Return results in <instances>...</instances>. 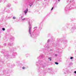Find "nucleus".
Wrapping results in <instances>:
<instances>
[{"instance_id":"obj_6","label":"nucleus","mask_w":76,"mask_h":76,"mask_svg":"<svg viewBox=\"0 0 76 76\" xmlns=\"http://www.w3.org/2000/svg\"><path fill=\"white\" fill-rule=\"evenodd\" d=\"M59 42H60V40L59 39H57V40L56 41V43H53V45L54 47H59V45H58V43H59Z\"/></svg>"},{"instance_id":"obj_7","label":"nucleus","mask_w":76,"mask_h":76,"mask_svg":"<svg viewBox=\"0 0 76 76\" xmlns=\"http://www.w3.org/2000/svg\"><path fill=\"white\" fill-rule=\"evenodd\" d=\"M27 2L30 5V7H31L34 4V1L32 0H27Z\"/></svg>"},{"instance_id":"obj_11","label":"nucleus","mask_w":76,"mask_h":76,"mask_svg":"<svg viewBox=\"0 0 76 76\" xmlns=\"http://www.w3.org/2000/svg\"><path fill=\"white\" fill-rule=\"evenodd\" d=\"M76 29V27H75V26H72L71 28V31L72 32H73L74 31V30Z\"/></svg>"},{"instance_id":"obj_37","label":"nucleus","mask_w":76,"mask_h":76,"mask_svg":"<svg viewBox=\"0 0 76 76\" xmlns=\"http://www.w3.org/2000/svg\"><path fill=\"white\" fill-rule=\"evenodd\" d=\"M0 31H2V30H1H1H0Z\"/></svg>"},{"instance_id":"obj_33","label":"nucleus","mask_w":76,"mask_h":76,"mask_svg":"<svg viewBox=\"0 0 76 76\" xmlns=\"http://www.w3.org/2000/svg\"><path fill=\"white\" fill-rule=\"evenodd\" d=\"M53 9H54V7H53L52 9H51V10H53Z\"/></svg>"},{"instance_id":"obj_39","label":"nucleus","mask_w":76,"mask_h":76,"mask_svg":"<svg viewBox=\"0 0 76 76\" xmlns=\"http://www.w3.org/2000/svg\"><path fill=\"white\" fill-rule=\"evenodd\" d=\"M2 1V0L0 1V3H1V2Z\"/></svg>"},{"instance_id":"obj_49","label":"nucleus","mask_w":76,"mask_h":76,"mask_svg":"<svg viewBox=\"0 0 76 76\" xmlns=\"http://www.w3.org/2000/svg\"><path fill=\"white\" fill-rule=\"evenodd\" d=\"M60 62H61V61H60Z\"/></svg>"},{"instance_id":"obj_36","label":"nucleus","mask_w":76,"mask_h":76,"mask_svg":"<svg viewBox=\"0 0 76 76\" xmlns=\"http://www.w3.org/2000/svg\"><path fill=\"white\" fill-rule=\"evenodd\" d=\"M74 73H75V74H76V71H75Z\"/></svg>"},{"instance_id":"obj_18","label":"nucleus","mask_w":76,"mask_h":76,"mask_svg":"<svg viewBox=\"0 0 76 76\" xmlns=\"http://www.w3.org/2000/svg\"><path fill=\"white\" fill-rule=\"evenodd\" d=\"M11 5L10 4H8L7 5V7H10L11 6Z\"/></svg>"},{"instance_id":"obj_31","label":"nucleus","mask_w":76,"mask_h":76,"mask_svg":"<svg viewBox=\"0 0 76 76\" xmlns=\"http://www.w3.org/2000/svg\"><path fill=\"white\" fill-rule=\"evenodd\" d=\"M16 18V17H13V19H15Z\"/></svg>"},{"instance_id":"obj_21","label":"nucleus","mask_w":76,"mask_h":76,"mask_svg":"<svg viewBox=\"0 0 76 76\" xmlns=\"http://www.w3.org/2000/svg\"><path fill=\"white\" fill-rule=\"evenodd\" d=\"M26 56L27 57H28V56H29V54H26Z\"/></svg>"},{"instance_id":"obj_46","label":"nucleus","mask_w":76,"mask_h":76,"mask_svg":"<svg viewBox=\"0 0 76 76\" xmlns=\"http://www.w3.org/2000/svg\"><path fill=\"white\" fill-rule=\"evenodd\" d=\"M1 47V46L0 45V48Z\"/></svg>"},{"instance_id":"obj_25","label":"nucleus","mask_w":76,"mask_h":76,"mask_svg":"<svg viewBox=\"0 0 76 76\" xmlns=\"http://www.w3.org/2000/svg\"><path fill=\"white\" fill-rule=\"evenodd\" d=\"M2 31H5V28H2Z\"/></svg>"},{"instance_id":"obj_42","label":"nucleus","mask_w":76,"mask_h":76,"mask_svg":"<svg viewBox=\"0 0 76 76\" xmlns=\"http://www.w3.org/2000/svg\"><path fill=\"white\" fill-rule=\"evenodd\" d=\"M2 61V63H3V61Z\"/></svg>"},{"instance_id":"obj_38","label":"nucleus","mask_w":76,"mask_h":76,"mask_svg":"<svg viewBox=\"0 0 76 76\" xmlns=\"http://www.w3.org/2000/svg\"><path fill=\"white\" fill-rule=\"evenodd\" d=\"M15 3H18V1H16V2H15Z\"/></svg>"},{"instance_id":"obj_23","label":"nucleus","mask_w":76,"mask_h":76,"mask_svg":"<svg viewBox=\"0 0 76 76\" xmlns=\"http://www.w3.org/2000/svg\"><path fill=\"white\" fill-rule=\"evenodd\" d=\"M60 0H58V1H56V3H58V2H60Z\"/></svg>"},{"instance_id":"obj_26","label":"nucleus","mask_w":76,"mask_h":76,"mask_svg":"<svg viewBox=\"0 0 76 76\" xmlns=\"http://www.w3.org/2000/svg\"><path fill=\"white\" fill-rule=\"evenodd\" d=\"M22 69H23V70H25V69H26V68L24 66L23 67H22Z\"/></svg>"},{"instance_id":"obj_40","label":"nucleus","mask_w":76,"mask_h":76,"mask_svg":"<svg viewBox=\"0 0 76 76\" xmlns=\"http://www.w3.org/2000/svg\"><path fill=\"white\" fill-rule=\"evenodd\" d=\"M13 66H15V64H13Z\"/></svg>"},{"instance_id":"obj_8","label":"nucleus","mask_w":76,"mask_h":76,"mask_svg":"<svg viewBox=\"0 0 76 76\" xmlns=\"http://www.w3.org/2000/svg\"><path fill=\"white\" fill-rule=\"evenodd\" d=\"M67 1V3H70L72 4H75V2L74 0H68Z\"/></svg>"},{"instance_id":"obj_47","label":"nucleus","mask_w":76,"mask_h":76,"mask_svg":"<svg viewBox=\"0 0 76 76\" xmlns=\"http://www.w3.org/2000/svg\"><path fill=\"white\" fill-rule=\"evenodd\" d=\"M51 50H52L51 49L50 50V51H51Z\"/></svg>"},{"instance_id":"obj_43","label":"nucleus","mask_w":76,"mask_h":76,"mask_svg":"<svg viewBox=\"0 0 76 76\" xmlns=\"http://www.w3.org/2000/svg\"><path fill=\"white\" fill-rule=\"evenodd\" d=\"M44 0V1H46V0Z\"/></svg>"},{"instance_id":"obj_32","label":"nucleus","mask_w":76,"mask_h":76,"mask_svg":"<svg viewBox=\"0 0 76 76\" xmlns=\"http://www.w3.org/2000/svg\"><path fill=\"white\" fill-rule=\"evenodd\" d=\"M6 18H8L9 19L10 18H11V17H7L6 16Z\"/></svg>"},{"instance_id":"obj_45","label":"nucleus","mask_w":76,"mask_h":76,"mask_svg":"<svg viewBox=\"0 0 76 76\" xmlns=\"http://www.w3.org/2000/svg\"><path fill=\"white\" fill-rule=\"evenodd\" d=\"M63 29H64V27H63Z\"/></svg>"},{"instance_id":"obj_19","label":"nucleus","mask_w":76,"mask_h":76,"mask_svg":"<svg viewBox=\"0 0 76 76\" xmlns=\"http://www.w3.org/2000/svg\"><path fill=\"white\" fill-rule=\"evenodd\" d=\"M48 59V60H49V61H51V57H49Z\"/></svg>"},{"instance_id":"obj_15","label":"nucleus","mask_w":76,"mask_h":76,"mask_svg":"<svg viewBox=\"0 0 76 76\" xmlns=\"http://www.w3.org/2000/svg\"><path fill=\"white\" fill-rule=\"evenodd\" d=\"M13 43H11L10 42H9L8 43V45L9 46H12V45H13Z\"/></svg>"},{"instance_id":"obj_9","label":"nucleus","mask_w":76,"mask_h":76,"mask_svg":"<svg viewBox=\"0 0 76 76\" xmlns=\"http://www.w3.org/2000/svg\"><path fill=\"white\" fill-rule=\"evenodd\" d=\"M20 16H21L20 18L22 20H23V21H24L25 20H26L28 18H24L22 19L23 18V14H21L20 15Z\"/></svg>"},{"instance_id":"obj_17","label":"nucleus","mask_w":76,"mask_h":76,"mask_svg":"<svg viewBox=\"0 0 76 76\" xmlns=\"http://www.w3.org/2000/svg\"><path fill=\"white\" fill-rule=\"evenodd\" d=\"M10 39L11 41H13L15 39V37H10Z\"/></svg>"},{"instance_id":"obj_2","label":"nucleus","mask_w":76,"mask_h":76,"mask_svg":"<svg viewBox=\"0 0 76 76\" xmlns=\"http://www.w3.org/2000/svg\"><path fill=\"white\" fill-rule=\"evenodd\" d=\"M28 25H29V29H28V33L30 34L31 37H32V38H36L37 37V35H39V32L41 31V29L42 28L41 27H39V30L38 32L37 33H36V34H35V33H34L33 32L31 31V23H30V21H28Z\"/></svg>"},{"instance_id":"obj_48","label":"nucleus","mask_w":76,"mask_h":76,"mask_svg":"<svg viewBox=\"0 0 76 76\" xmlns=\"http://www.w3.org/2000/svg\"><path fill=\"white\" fill-rule=\"evenodd\" d=\"M4 13H3V14H4Z\"/></svg>"},{"instance_id":"obj_41","label":"nucleus","mask_w":76,"mask_h":76,"mask_svg":"<svg viewBox=\"0 0 76 76\" xmlns=\"http://www.w3.org/2000/svg\"><path fill=\"white\" fill-rule=\"evenodd\" d=\"M5 11V10H4L3 11V12H4Z\"/></svg>"},{"instance_id":"obj_29","label":"nucleus","mask_w":76,"mask_h":76,"mask_svg":"<svg viewBox=\"0 0 76 76\" xmlns=\"http://www.w3.org/2000/svg\"><path fill=\"white\" fill-rule=\"evenodd\" d=\"M2 53H5V51L4 50H3L2 51Z\"/></svg>"},{"instance_id":"obj_16","label":"nucleus","mask_w":76,"mask_h":76,"mask_svg":"<svg viewBox=\"0 0 76 76\" xmlns=\"http://www.w3.org/2000/svg\"><path fill=\"white\" fill-rule=\"evenodd\" d=\"M28 11V8H27L24 11L25 14H26Z\"/></svg>"},{"instance_id":"obj_1","label":"nucleus","mask_w":76,"mask_h":76,"mask_svg":"<svg viewBox=\"0 0 76 76\" xmlns=\"http://www.w3.org/2000/svg\"><path fill=\"white\" fill-rule=\"evenodd\" d=\"M46 64L45 63H44L42 61L39 60L38 62H37L36 63V65L37 66V70L38 72H40V73L43 72L44 73H46L47 72H44L45 71H46L47 69L44 70L42 71V70H40V66L42 68H44L45 67V65Z\"/></svg>"},{"instance_id":"obj_3","label":"nucleus","mask_w":76,"mask_h":76,"mask_svg":"<svg viewBox=\"0 0 76 76\" xmlns=\"http://www.w3.org/2000/svg\"><path fill=\"white\" fill-rule=\"evenodd\" d=\"M74 9H76V6L74 7H73V6H71L70 4H69L66 6V8L64 10L66 12H69L70 10Z\"/></svg>"},{"instance_id":"obj_35","label":"nucleus","mask_w":76,"mask_h":76,"mask_svg":"<svg viewBox=\"0 0 76 76\" xmlns=\"http://www.w3.org/2000/svg\"><path fill=\"white\" fill-rule=\"evenodd\" d=\"M55 56L56 57V56H57V54H55Z\"/></svg>"},{"instance_id":"obj_50","label":"nucleus","mask_w":76,"mask_h":76,"mask_svg":"<svg viewBox=\"0 0 76 76\" xmlns=\"http://www.w3.org/2000/svg\"><path fill=\"white\" fill-rule=\"evenodd\" d=\"M72 20V21H73V20Z\"/></svg>"},{"instance_id":"obj_20","label":"nucleus","mask_w":76,"mask_h":76,"mask_svg":"<svg viewBox=\"0 0 76 76\" xmlns=\"http://www.w3.org/2000/svg\"><path fill=\"white\" fill-rule=\"evenodd\" d=\"M38 28L37 27H35L34 28V29H35V30L36 31H38V30L37 29V28Z\"/></svg>"},{"instance_id":"obj_12","label":"nucleus","mask_w":76,"mask_h":76,"mask_svg":"<svg viewBox=\"0 0 76 76\" xmlns=\"http://www.w3.org/2000/svg\"><path fill=\"white\" fill-rule=\"evenodd\" d=\"M65 38H66L65 37L63 38V39L62 41V42H63V41L64 42H68L67 40L65 39Z\"/></svg>"},{"instance_id":"obj_30","label":"nucleus","mask_w":76,"mask_h":76,"mask_svg":"<svg viewBox=\"0 0 76 76\" xmlns=\"http://www.w3.org/2000/svg\"><path fill=\"white\" fill-rule=\"evenodd\" d=\"M73 57H71L70 58V59H71V60L73 59Z\"/></svg>"},{"instance_id":"obj_24","label":"nucleus","mask_w":76,"mask_h":76,"mask_svg":"<svg viewBox=\"0 0 76 76\" xmlns=\"http://www.w3.org/2000/svg\"><path fill=\"white\" fill-rule=\"evenodd\" d=\"M7 13H10V11L9 10H8L7 11Z\"/></svg>"},{"instance_id":"obj_44","label":"nucleus","mask_w":76,"mask_h":76,"mask_svg":"<svg viewBox=\"0 0 76 76\" xmlns=\"http://www.w3.org/2000/svg\"><path fill=\"white\" fill-rule=\"evenodd\" d=\"M48 37H50V36L49 35V36L48 35Z\"/></svg>"},{"instance_id":"obj_10","label":"nucleus","mask_w":76,"mask_h":76,"mask_svg":"<svg viewBox=\"0 0 76 76\" xmlns=\"http://www.w3.org/2000/svg\"><path fill=\"white\" fill-rule=\"evenodd\" d=\"M48 70H50L51 72H50V73H51V74H52L53 75H54V73L53 72V68H48Z\"/></svg>"},{"instance_id":"obj_13","label":"nucleus","mask_w":76,"mask_h":76,"mask_svg":"<svg viewBox=\"0 0 76 76\" xmlns=\"http://www.w3.org/2000/svg\"><path fill=\"white\" fill-rule=\"evenodd\" d=\"M44 57V56L42 55H40L39 57L37 58V59H40V58H43Z\"/></svg>"},{"instance_id":"obj_4","label":"nucleus","mask_w":76,"mask_h":76,"mask_svg":"<svg viewBox=\"0 0 76 76\" xmlns=\"http://www.w3.org/2000/svg\"><path fill=\"white\" fill-rule=\"evenodd\" d=\"M4 56L7 57V58H15V53L12 52V54L11 55H9L8 54L5 53L4 54Z\"/></svg>"},{"instance_id":"obj_28","label":"nucleus","mask_w":76,"mask_h":76,"mask_svg":"<svg viewBox=\"0 0 76 76\" xmlns=\"http://www.w3.org/2000/svg\"><path fill=\"white\" fill-rule=\"evenodd\" d=\"M5 47V46H6V43H5L3 45Z\"/></svg>"},{"instance_id":"obj_27","label":"nucleus","mask_w":76,"mask_h":76,"mask_svg":"<svg viewBox=\"0 0 76 76\" xmlns=\"http://www.w3.org/2000/svg\"><path fill=\"white\" fill-rule=\"evenodd\" d=\"M55 64H57V65L58 64V63L57 62H55Z\"/></svg>"},{"instance_id":"obj_5","label":"nucleus","mask_w":76,"mask_h":76,"mask_svg":"<svg viewBox=\"0 0 76 76\" xmlns=\"http://www.w3.org/2000/svg\"><path fill=\"white\" fill-rule=\"evenodd\" d=\"M50 39H48V40L47 41V42L48 43L46 44L45 45V46H46V51H48H48H50V50H48V49H49L50 48V47H48V42H50Z\"/></svg>"},{"instance_id":"obj_14","label":"nucleus","mask_w":76,"mask_h":76,"mask_svg":"<svg viewBox=\"0 0 76 76\" xmlns=\"http://www.w3.org/2000/svg\"><path fill=\"white\" fill-rule=\"evenodd\" d=\"M9 50L10 52H12V51H14V50H15V48H10Z\"/></svg>"},{"instance_id":"obj_22","label":"nucleus","mask_w":76,"mask_h":76,"mask_svg":"<svg viewBox=\"0 0 76 76\" xmlns=\"http://www.w3.org/2000/svg\"><path fill=\"white\" fill-rule=\"evenodd\" d=\"M70 66H72L73 65V63L71 62L69 63V64Z\"/></svg>"},{"instance_id":"obj_34","label":"nucleus","mask_w":76,"mask_h":76,"mask_svg":"<svg viewBox=\"0 0 76 76\" xmlns=\"http://www.w3.org/2000/svg\"><path fill=\"white\" fill-rule=\"evenodd\" d=\"M67 72L68 73H69V70H68L67 71Z\"/></svg>"}]
</instances>
